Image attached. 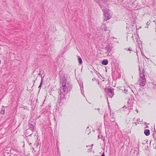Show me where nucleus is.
<instances>
[{
  "label": "nucleus",
  "instance_id": "obj_1",
  "mask_svg": "<svg viewBox=\"0 0 156 156\" xmlns=\"http://www.w3.org/2000/svg\"><path fill=\"white\" fill-rule=\"evenodd\" d=\"M60 84L64 88H71L72 84L67 81L64 74L62 75L60 77Z\"/></svg>",
  "mask_w": 156,
  "mask_h": 156
},
{
  "label": "nucleus",
  "instance_id": "obj_2",
  "mask_svg": "<svg viewBox=\"0 0 156 156\" xmlns=\"http://www.w3.org/2000/svg\"><path fill=\"white\" fill-rule=\"evenodd\" d=\"M139 71L140 72V79L139 80V85L142 86H144L146 83V80L145 76V74H144V70L143 69L142 73H141L140 67H139Z\"/></svg>",
  "mask_w": 156,
  "mask_h": 156
},
{
  "label": "nucleus",
  "instance_id": "obj_3",
  "mask_svg": "<svg viewBox=\"0 0 156 156\" xmlns=\"http://www.w3.org/2000/svg\"><path fill=\"white\" fill-rule=\"evenodd\" d=\"M104 91L107 93L106 95L107 98L108 96L112 98L114 94L113 90L111 89V88H105Z\"/></svg>",
  "mask_w": 156,
  "mask_h": 156
},
{
  "label": "nucleus",
  "instance_id": "obj_4",
  "mask_svg": "<svg viewBox=\"0 0 156 156\" xmlns=\"http://www.w3.org/2000/svg\"><path fill=\"white\" fill-rule=\"evenodd\" d=\"M58 92L59 95H62L64 96L66 94L68 91V88H59Z\"/></svg>",
  "mask_w": 156,
  "mask_h": 156
},
{
  "label": "nucleus",
  "instance_id": "obj_5",
  "mask_svg": "<svg viewBox=\"0 0 156 156\" xmlns=\"http://www.w3.org/2000/svg\"><path fill=\"white\" fill-rule=\"evenodd\" d=\"M104 20L107 21L108 20H109L112 17V15L110 13H108L107 14L105 13V14H104Z\"/></svg>",
  "mask_w": 156,
  "mask_h": 156
},
{
  "label": "nucleus",
  "instance_id": "obj_6",
  "mask_svg": "<svg viewBox=\"0 0 156 156\" xmlns=\"http://www.w3.org/2000/svg\"><path fill=\"white\" fill-rule=\"evenodd\" d=\"M38 75H39L41 77V83H40V85L38 86V88H41V85L42 83V80H43V78L44 77V75L43 77H42V76H43V74H41V73H38Z\"/></svg>",
  "mask_w": 156,
  "mask_h": 156
},
{
  "label": "nucleus",
  "instance_id": "obj_7",
  "mask_svg": "<svg viewBox=\"0 0 156 156\" xmlns=\"http://www.w3.org/2000/svg\"><path fill=\"white\" fill-rule=\"evenodd\" d=\"M108 52H110L112 49V48L110 46H107L105 48Z\"/></svg>",
  "mask_w": 156,
  "mask_h": 156
},
{
  "label": "nucleus",
  "instance_id": "obj_8",
  "mask_svg": "<svg viewBox=\"0 0 156 156\" xmlns=\"http://www.w3.org/2000/svg\"><path fill=\"white\" fill-rule=\"evenodd\" d=\"M131 91H133V90H131V88H129V90L126 88H125L123 91V92L126 94H128L129 93V92H130Z\"/></svg>",
  "mask_w": 156,
  "mask_h": 156
},
{
  "label": "nucleus",
  "instance_id": "obj_9",
  "mask_svg": "<svg viewBox=\"0 0 156 156\" xmlns=\"http://www.w3.org/2000/svg\"><path fill=\"white\" fill-rule=\"evenodd\" d=\"M144 133L146 136H148L150 135V131L148 129H146L144 130Z\"/></svg>",
  "mask_w": 156,
  "mask_h": 156
},
{
  "label": "nucleus",
  "instance_id": "obj_10",
  "mask_svg": "<svg viewBox=\"0 0 156 156\" xmlns=\"http://www.w3.org/2000/svg\"><path fill=\"white\" fill-rule=\"evenodd\" d=\"M108 63V61L107 59H104L102 62V64L105 65H107Z\"/></svg>",
  "mask_w": 156,
  "mask_h": 156
},
{
  "label": "nucleus",
  "instance_id": "obj_11",
  "mask_svg": "<svg viewBox=\"0 0 156 156\" xmlns=\"http://www.w3.org/2000/svg\"><path fill=\"white\" fill-rule=\"evenodd\" d=\"M78 62L80 64H81L82 63V60L80 56H77Z\"/></svg>",
  "mask_w": 156,
  "mask_h": 156
},
{
  "label": "nucleus",
  "instance_id": "obj_12",
  "mask_svg": "<svg viewBox=\"0 0 156 156\" xmlns=\"http://www.w3.org/2000/svg\"><path fill=\"white\" fill-rule=\"evenodd\" d=\"M102 10L104 13V14H105V13H106L107 14L110 13V12H109V10L108 9H103Z\"/></svg>",
  "mask_w": 156,
  "mask_h": 156
},
{
  "label": "nucleus",
  "instance_id": "obj_13",
  "mask_svg": "<svg viewBox=\"0 0 156 156\" xmlns=\"http://www.w3.org/2000/svg\"><path fill=\"white\" fill-rule=\"evenodd\" d=\"M78 83L79 84L80 88H83V82L80 81V82H78Z\"/></svg>",
  "mask_w": 156,
  "mask_h": 156
},
{
  "label": "nucleus",
  "instance_id": "obj_14",
  "mask_svg": "<svg viewBox=\"0 0 156 156\" xmlns=\"http://www.w3.org/2000/svg\"><path fill=\"white\" fill-rule=\"evenodd\" d=\"M0 113L2 115H4L5 114V111L4 109H2L0 112Z\"/></svg>",
  "mask_w": 156,
  "mask_h": 156
},
{
  "label": "nucleus",
  "instance_id": "obj_15",
  "mask_svg": "<svg viewBox=\"0 0 156 156\" xmlns=\"http://www.w3.org/2000/svg\"><path fill=\"white\" fill-rule=\"evenodd\" d=\"M83 88H82V89L81 88V94L83 95V96H84V91H83Z\"/></svg>",
  "mask_w": 156,
  "mask_h": 156
},
{
  "label": "nucleus",
  "instance_id": "obj_16",
  "mask_svg": "<svg viewBox=\"0 0 156 156\" xmlns=\"http://www.w3.org/2000/svg\"><path fill=\"white\" fill-rule=\"evenodd\" d=\"M29 127L31 129H33L34 127L33 126L32 124H30V123H29Z\"/></svg>",
  "mask_w": 156,
  "mask_h": 156
},
{
  "label": "nucleus",
  "instance_id": "obj_17",
  "mask_svg": "<svg viewBox=\"0 0 156 156\" xmlns=\"http://www.w3.org/2000/svg\"><path fill=\"white\" fill-rule=\"evenodd\" d=\"M108 28L107 27H105L104 28V30L105 31H109V29H108Z\"/></svg>",
  "mask_w": 156,
  "mask_h": 156
},
{
  "label": "nucleus",
  "instance_id": "obj_18",
  "mask_svg": "<svg viewBox=\"0 0 156 156\" xmlns=\"http://www.w3.org/2000/svg\"><path fill=\"white\" fill-rule=\"evenodd\" d=\"M40 73H41V74H43V75H44V71L43 70H41V71L40 72Z\"/></svg>",
  "mask_w": 156,
  "mask_h": 156
},
{
  "label": "nucleus",
  "instance_id": "obj_19",
  "mask_svg": "<svg viewBox=\"0 0 156 156\" xmlns=\"http://www.w3.org/2000/svg\"><path fill=\"white\" fill-rule=\"evenodd\" d=\"M150 22L149 21H148L147 22V23H146V24L147 26H148L150 25Z\"/></svg>",
  "mask_w": 156,
  "mask_h": 156
},
{
  "label": "nucleus",
  "instance_id": "obj_20",
  "mask_svg": "<svg viewBox=\"0 0 156 156\" xmlns=\"http://www.w3.org/2000/svg\"><path fill=\"white\" fill-rule=\"evenodd\" d=\"M133 126H136L137 125V124L136 122L133 123Z\"/></svg>",
  "mask_w": 156,
  "mask_h": 156
},
{
  "label": "nucleus",
  "instance_id": "obj_21",
  "mask_svg": "<svg viewBox=\"0 0 156 156\" xmlns=\"http://www.w3.org/2000/svg\"><path fill=\"white\" fill-rule=\"evenodd\" d=\"M130 103H131V102H130V99H129V100H128V104H129Z\"/></svg>",
  "mask_w": 156,
  "mask_h": 156
},
{
  "label": "nucleus",
  "instance_id": "obj_22",
  "mask_svg": "<svg viewBox=\"0 0 156 156\" xmlns=\"http://www.w3.org/2000/svg\"><path fill=\"white\" fill-rule=\"evenodd\" d=\"M140 119H137V122H140Z\"/></svg>",
  "mask_w": 156,
  "mask_h": 156
},
{
  "label": "nucleus",
  "instance_id": "obj_23",
  "mask_svg": "<svg viewBox=\"0 0 156 156\" xmlns=\"http://www.w3.org/2000/svg\"><path fill=\"white\" fill-rule=\"evenodd\" d=\"M101 156H105V155L104 153H102V154L101 155Z\"/></svg>",
  "mask_w": 156,
  "mask_h": 156
},
{
  "label": "nucleus",
  "instance_id": "obj_24",
  "mask_svg": "<svg viewBox=\"0 0 156 156\" xmlns=\"http://www.w3.org/2000/svg\"><path fill=\"white\" fill-rule=\"evenodd\" d=\"M136 112H137V113H138V110L137 109H136Z\"/></svg>",
  "mask_w": 156,
  "mask_h": 156
},
{
  "label": "nucleus",
  "instance_id": "obj_25",
  "mask_svg": "<svg viewBox=\"0 0 156 156\" xmlns=\"http://www.w3.org/2000/svg\"><path fill=\"white\" fill-rule=\"evenodd\" d=\"M128 50H129V51H132V50H130V48H129L128 49Z\"/></svg>",
  "mask_w": 156,
  "mask_h": 156
},
{
  "label": "nucleus",
  "instance_id": "obj_26",
  "mask_svg": "<svg viewBox=\"0 0 156 156\" xmlns=\"http://www.w3.org/2000/svg\"><path fill=\"white\" fill-rule=\"evenodd\" d=\"M126 108V106H124V107L123 108Z\"/></svg>",
  "mask_w": 156,
  "mask_h": 156
},
{
  "label": "nucleus",
  "instance_id": "obj_27",
  "mask_svg": "<svg viewBox=\"0 0 156 156\" xmlns=\"http://www.w3.org/2000/svg\"><path fill=\"white\" fill-rule=\"evenodd\" d=\"M144 56L145 57V58H146L147 59H148V58H147V57H146L145 55H144Z\"/></svg>",
  "mask_w": 156,
  "mask_h": 156
},
{
  "label": "nucleus",
  "instance_id": "obj_28",
  "mask_svg": "<svg viewBox=\"0 0 156 156\" xmlns=\"http://www.w3.org/2000/svg\"><path fill=\"white\" fill-rule=\"evenodd\" d=\"M144 56L145 57V58H146L147 59H148V58H147V57H146L145 55H144Z\"/></svg>",
  "mask_w": 156,
  "mask_h": 156
},
{
  "label": "nucleus",
  "instance_id": "obj_29",
  "mask_svg": "<svg viewBox=\"0 0 156 156\" xmlns=\"http://www.w3.org/2000/svg\"><path fill=\"white\" fill-rule=\"evenodd\" d=\"M99 110H100V109H99V108H98V109H97V110H98V111H99Z\"/></svg>",
  "mask_w": 156,
  "mask_h": 156
},
{
  "label": "nucleus",
  "instance_id": "obj_30",
  "mask_svg": "<svg viewBox=\"0 0 156 156\" xmlns=\"http://www.w3.org/2000/svg\"><path fill=\"white\" fill-rule=\"evenodd\" d=\"M93 146V144H91V147H92V146Z\"/></svg>",
  "mask_w": 156,
  "mask_h": 156
},
{
  "label": "nucleus",
  "instance_id": "obj_31",
  "mask_svg": "<svg viewBox=\"0 0 156 156\" xmlns=\"http://www.w3.org/2000/svg\"><path fill=\"white\" fill-rule=\"evenodd\" d=\"M32 148H33V150H34V147H33Z\"/></svg>",
  "mask_w": 156,
  "mask_h": 156
},
{
  "label": "nucleus",
  "instance_id": "obj_32",
  "mask_svg": "<svg viewBox=\"0 0 156 156\" xmlns=\"http://www.w3.org/2000/svg\"><path fill=\"white\" fill-rule=\"evenodd\" d=\"M146 27V28H148V26H147V27Z\"/></svg>",
  "mask_w": 156,
  "mask_h": 156
},
{
  "label": "nucleus",
  "instance_id": "obj_33",
  "mask_svg": "<svg viewBox=\"0 0 156 156\" xmlns=\"http://www.w3.org/2000/svg\"><path fill=\"white\" fill-rule=\"evenodd\" d=\"M101 8H102V6H101Z\"/></svg>",
  "mask_w": 156,
  "mask_h": 156
},
{
  "label": "nucleus",
  "instance_id": "obj_34",
  "mask_svg": "<svg viewBox=\"0 0 156 156\" xmlns=\"http://www.w3.org/2000/svg\"><path fill=\"white\" fill-rule=\"evenodd\" d=\"M154 22H155H155H156L155 21V20L154 21Z\"/></svg>",
  "mask_w": 156,
  "mask_h": 156
},
{
  "label": "nucleus",
  "instance_id": "obj_35",
  "mask_svg": "<svg viewBox=\"0 0 156 156\" xmlns=\"http://www.w3.org/2000/svg\"><path fill=\"white\" fill-rule=\"evenodd\" d=\"M155 88H156V85H155Z\"/></svg>",
  "mask_w": 156,
  "mask_h": 156
},
{
  "label": "nucleus",
  "instance_id": "obj_36",
  "mask_svg": "<svg viewBox=\"0 0 156 156\" xmlns=\"http://www.w3.org/2000/svg\"><path fill=\"white\" fill-rule=\"evenodd\" d=\"M108 56H110V55H109L108 54Z\"/></svg>",
  "mask_w": 156,
  "mask_h": 156
},
{
  "label": "nucleus",
  "instance_id": "obj_37",
  "mask_svg": "<svg viewBox=\"0 0 156 156\" xmlns=\"http://www.w3.org/2000/svg\"><path fill=\"white\" fill-rule=\"evenodd\" d=\"M2 107H4V106H2Z\"/></svg>",
  "mask_w": 156,
  "mask_h": 156
},
{
  "label": "nucleus",
  "instance_id": "obj_38",
  "mask_svg": "<svg viewBox=\"0 0 156 156\" xmlns=\"http://www.w3.org/2000/svg\"><path fill=\"white\" fill-rule=\"evenodd\" d=\"M155 24H156V22H155Z\"/></svg>",
  "mask_w": 156,
  "mask_h": 156
}]
</instances>
